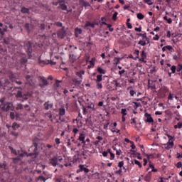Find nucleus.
<instances>
[{
    "instance_id": "c85d7f7f",
    "label": "nucleus",
    "mask_w": 182,
    "mask_h": 182,
    "mask_svg": "<svg viewBox=\"0 0 182 182\" xmlns=\"http://www.w3.org/2000/svg\"><path fill=\"white\" fill-rule=\"evenodd\" d=\"M136 17L140 20L144 19V15H143L141 13L137 14Z\"/></svg>"
},
{
    "instance_id": "473e14b6",
    "label": "nucleus",
    "mask_w": 182,
    "mask_h": 182,
    "mask_svg": "<svg viewBox=\"0 0 182 182\" xmlns=\"http://www.w3.org/2000/svg\"><path fill=\"white\" fill-rule=\"evenodd\" d=\"M113 82L115 83V87H122L120 82H118L117 80H114Z\"/></svg>"
},
{
    "instance_id": "8fccbe9b",
    "label": "nucleus",
    "mask_w": 182,
    "mask_h": 182,
    "mask_svg": "<svg viewBox=\"0 0 182 182\" xmlns=\"http://www.w3.org/2000/svg\"><path fill=\"white\" fill-rule=\"evenodd\" d=\"M51 65L52 66H53V65H56V62H54V61H53V60H50V61H48L47 63H46V65Z\"/></svg>"
},
{
    "instance_id": "f03ea898",
    "label": "nucleus",
    "mask_w": 182,
    "mask_h": 182,
    "mask_svg": "<svg viewBox=\"0 0 182 182\" xmlns=\"http://www.w3.org/2000/svg\"><path fill=\"white\" fill-rule=\"evenodd\" d=\"M38 81L40 82L38 86L41 88L45 87V86L49 85V82H48V80H46V78H45V77L43 76H39Z\"/></svg>"
},
{
    "instance_id": "a878e982",
    "label": "nucleus",
    "mask_w": 182,
    "mask_h": 182,
    "mask_svg": "<svg viewBox=\"0 0 182 182\" xmlns=\"http://www.w3.org/2000/svg\"><path fill=\"white\" fill-rule=\"evenodd\" d=\"M60 6L62 11H66L68 9V6H66V4H60Z\"/></svg>"
},
{
    "instance_id": "864d4df0",
    "label": "nucleus",
    "mask_w": 182,
    "mask_h": 182,
    "mask_svg": "<svg viewBox=\"0 0 182 182\" xmlns=\"http://www.w3.org/2000/svg\"><path fill=\"white\" fill-rule=\"evenodd\" d=\"M124 164V162L123 161H122L119 162L118 167L122 168V167H123Z\"/></svg>"
},
{
    "instance_id": "de8ad7c7",
    "label": "nucleus",
    "mask_w": 182,
    "mask_h": 182,
    "mask_svg": "<svg viewBox=\"0 0 182 182\" xmlns=\"http://www.w3.org/2000/svg\"><path fill=\"white\" fill-rule=\"evenodd\" d=\"M11 136H14V137H18V136H19V133L15 132H11Z\"/></svg>"
},
{
    "instance_id": "dca6fc26",
    "label": "nucleus",
    "mask_w": 182,
    "mask_h": 182,
    "mask_svg": "<svg viewBox=\"0 0 182 182\" xmlns=\"http://www.w3.org/2000/svg\"><path fill=\"white\" fill-rule=\"evenodd\" d=\"M11 127H12L13 130H16V129H19V127H21V125H19L16 122H14Z\"/></svg>"
},
{
    "instance_id": "20e7f679",
    "label": "nucleus",
    "mask_w": 182,
    "mask_h": 182,
    "mask_svg": "<svg viewBox=\"0 0 182 182\" xmlns=\"http://www.w3.org/2000/svg\"><path fill=\"white\" fill-rule=\"evenodd\" d=\"M26 52L28 53V56L32 58V43H31V41H28L26 46Z\"/></svg>"
},
{
    "instance_id": "0eeeda50",
    "label": "nucleus",
    "mask_w": 182,
    "mask_h": 182,
    "mask_svg": "<svg viewBox=\"0 0 182 182\" xmlns=\"http://www.w3.org/2000/svg\"><path fill=\"white\" fill-rule=\"evenodd\" d=\"M32 57H29V55L23 57L20 59V63L22 65V66H26V63L29 62V59H31Z\"/></svg>"
},
{
    "instance_id": "69168bd1",
    "label": "nucleus",
    "mask_w": 182,
    "mask_h": 182,
    "mask_svg": "<svg viewBox=\"0 0 182 182\" xmlns=\"http://www.w3.org/2000/svg\"><path fill=\"white\" fill-rule=\"evenodd\" d=\"M97 87L98 89H102V87H103V86L102 85V83H97Z\"/></svg>"
},
{
    "instance_id": "e2e57ef3",
    "label": "nucleus",
    "mask_w": 182,
    "mask_h": 182,
    "mask_svg": "<svg viewBox=\"0 0 182 182\" xmlns=\"http://www.w3.org/2000/svg\"><path fill=\"white\" fill-rule=\"evenodd\" d=\"M142 39H146V41H147V39H149V38H147L146 33L142 34Z\"/></svg>"
},
{
    "instance_id": "ea45409f",
    "label": "nucleus",
    "mask_w": 182,
    "mask_h": 182,
    "mask_svg": "<svg viewBox=\"0 0 182 182\" xmlns=\"http://www.w3.org/2000/svg\"><path fill=\"white\" fill-rule=\"evenodd\" d=\"M95 60H96V58H92L91 60H90V65H91V66H95Z\"/></svg>"
},
{
    "instance_id": "3c124183",
    "label": "nucleus",
    "mask_w": 182,
    "mask_h": 182,
    "mask_svg": "<svg viewBox=\"0 0 182 182\" xmlns=\"http://www.w3.org/2000/svg\"><path fill=\"white\" fill-rule=\"evenodd\" d=\"M10 118L11 120H14L15 119V112H10Z\"/></svg>"
},
{
    "instance_id": "4be33fe9",
    "label": "nucleus",
    "mask_w": 182,
    "mask_h": 182,
    "mask_svg": "<svg viewBox=\"0 0 182 182\" xmlns=\"http://www.w3.org/2000/svg\"><path fill=\"white\" fill-rule=\"evenodd\" d=\"M97 72H99V73H101L102 75L106 74V70L102 69V68H100V67L97 68Z\"/></svg>"
},
{
    "instance_id": "13d9d810",
    "label": "nucleus",
    "mask_w": 182,
    "mask_h": 182,
    "mask_svg": "<svg viewBox=\"0 0 182 182\" xmlns=\"http://www.w3.org/2000/svg\"><path fill=\"white\" fill-rule=\"evenodd\" d=\"M102 25H106L107 26V28H109H109H112V24H109L106 22H102Z\"/></svg>"
},
{
    "instance_id": "b1692460",
    "label": "nucleus",
    "mask_w": 182,
    "mask_h": 182,
    "mask_svg": "<svg viewBox=\"0 0 182 182\" xmlns=\"http://www.w3.org/2000/svg\"><path fill=\"white\" fill-rule=\"evenodd\" d=\"M26 79L28 81L26 84L29 85L30 86H32V82H31V81H29V80L31 79V75H26Z\"/></svg>"
},
{
    "instance_id": "2eb2a0df",
    "label": "nucleus",
    "mask_w": 182,
    "mask_h": 182,
    "mask_svg": "<svg viewBox=\"0 0 182 182\" xmlns=\"http://www.w3.org/2000/svg\"><path fill=\"white\" fill-rule=\"evenodd\" d=\"M46 110H49V107H53V104H49V101L44 103Z\"/></svg>"
},
{
    "instance_id": "4468645a",
    "label": "nucleus",
    "mask_w": 182,
    "mask_h": 182,
    "mask_svg": "<svg viewBox=\"0 0 182 182\" xmlns=\"http://www.w3.org/2000/svg\"><path fill=\"white\" fill-rule=\"evenodd\" d=\"M85 122L88 127H93V122H92V119H90V118H87L85 119Z\"/></svg>"
},
{
    "instance_id": "09e8293b",
    "label": "nucleus",
    "mask_w": 182,
    "mask_h": 182,
    "mask_svg": "<svg viewBox=\"0 0 182 182\" xmlns=\"http://www.w3.org/2000/svg\"><path fill=\"white\" fill-rule=\"evenodd\" d=\"M21 161V157H19L18 156L13 159L14 163H16V161Z\"/></svg>"
},
{
    "instance_id": "f8f14e48",
    "label": "nucleus",
    "mask_w": 182,
    "mask_h": 182,
    "mask_svg": "<svg viewBox=\"0 0 182 182\" xmlns=\"http://www.w3.org/2000/svg\"><path fill=\"white\" fill-rule=\"evenodd\" d=\"M173 145L174 142L171 139H169L168 142L166 144V149H167V150H169V149H171Z\"/></svg>"
},
{
    "instance_id": "58836bf2",
    "label": "nucleus",
    "mask_w": 182,
    "mask_h": 182,
    "mask_svg": "<svg viewBox=\"0 0 182 182\" xmlns=\"http://www.w3.org/2000/svg\"><path fill=\"white\" fill-rule=\"evenodd\" d=\"M114 61V65H119V63H120V58H115Z\"/></svg>"
},
{
    "instance_id": "412c9836",
    "label": "nucleus",
    "mask_w": 182,
    "mask_h": 182,
    "mask_svg": "<svg viewBox=\"0 0 182 182\" xmlns=\"http://www.w3.org/2000/svg\"><path fill=\"white\" fill-rule=\"evenodd\" d=\"M9 147L13 154H15L16 156H18V154H19V151H18V152H17L16 150H15L14 148H12V146H9Z\"/></svg>"
},
{
    "instance_id": "4c0bfd02",
    "label": "nucleus",
    "mask_w": 182,
    "mask_h": 182,
    "mask_svg": "<svg viewBox=\"0 0 182 182\" xmlns=\"http://www.w3.org/2000/svg\"><path fill=\"white\" fill-rule=\"evenodd\" d=\"M108 151L111 156L110 160H114V154H113L112 151H110V149H108Z\"/></svg>"
},
{
    "instance_id": "052dcab7",
    "label": "nucleus",
    "mask_w": 182,
    "mask_h": 182,
    "mask_svg": "<svg viewBox=\"0 0 182 182\" xmlns=\"http://www.w3.org/2000/svg\"><path fill=\"white\" fill-rule=\"evenodd\" d=\"M85 166L84 165H82V164H80V165H79V168H80V170H81V171H82L83 170H85Z\"/></svg>"
},
{
    "instance_id": "4d7b16f0",
    "label": "nucleus",
    "mask_w": 182,
    "mask_h": 182,
    "mask_svg": "<svg viewBox=\"0 0 182 182\" xmlns=\"http://www.w3.org/2000/svg\"><path fill=\"white\" fill-rule=\"evenodd\" d=\"M181 70H182V65L178 64L177 68V72H180Z\"/></svg>"
},
{
    "instance_id": "1a4fd4ad",
    "label": "nucleus",
    "mask_w": 182,
    "mask_h": 182,
    "mask_svg": "<svg viewBox=\"0 0 182 182\" xmlns=\"http://www.w3.org/2000/svg\"><path fill=\"white\" fill-rule=\"evenodd\" d=\"M50 164L53 166V167H56L58 166V157L54 156L53 159H50Z\"/></svg>"
},
{
    "instance_id": "9d476101",
    "label": "nucleus",
    "mask_w": 182,
    "mask_h": 182,
    "mask_svg": "<svg viewBox=\"0 0 182 182\" xmlns=\"http://www.w3.org/2000/svg\"><path fill=\"white\" fill-rule=\"evenodd\" d=\"M161 92H163V94L161 95V97H166V95L164 93H167V92H168V90L167 89V87L162 86L161 88Z\"/></svg>"
},
{
    "instance_id": "f257e3e1",
    "label": "nucleus",
    "mask_w": 182,
    "mask_h": 182,
    "mask_svg": "<svg viewBox=\"0 0 182 182\" xmlns=\"http://www.w3.org/2000/svg\"><path fill=\"white\" fill-rule=\"evenodd\" d=\"M39 144H41V139L38 137L34 138L33 139V146L35 147L33 149V153H35L36 156H34L33 159H36L38 156H39V151H38Z\"/></svg>"
},
{
    "instance_id": "bf43d9fd",
    "label": "nucleus",
    "mask_w": 182,
    "mask_h": 182,
    "mask_svg": "<svg viewBox=\"0 0 182 182\" xmlns=\"http://www.w3.org/2000/svg\"><path fill=\"white\" fill-rule=\"evenodd\" d=\"M38 180H42V181H46V178H45V177L43 176H39Z\"/></svg>"
},
{
    "instance_id": "9b49d317",
    "label": "nucleus",
    "mask_w": 182,
    "mask_h": 182,
    "mask_svg": "<svg viewBox=\"0 0 182 182\" xmlns=\"http://www.w3.org/2000/svg\"><path fill=\"white\" fill-rule=\"evenodd\" d=\"M80 5L83 8V6H90V4L85 0H80Z\"/></svg>"
},
{
    "instance_id": "a211bd4d",
    "label": "nucleus",
    "mask_w": 182,
    "mask_h": 182,
    "mask_svg": "<svg viewBox=\"0 0 182 182\" xmlns=\"http://www.w3.org/2000/svg\"><path fill=\"white\" fill-rule=\"evenodd\" d=\"M24 28L26 31L28 32V33H31V28H30V24L28 23H26L24 25Z\"/></svg>"
},
{
    "instance_id": "aec40b11",
    "label": "nucleus",
    "mask_w": 182,
    "mask_h": 182,
    "mask_svg": "<svg viewBox=\"0 0 182 182\" xmlns=\"http://www.w3.org/2000/svg\"><path fill=\"white\" fill-rule=\"evenodd\" d=\"M151 180V173L150 172L148 173V174L146 175L145 176V181H150Z\"/></svg>"
},
{
    "instance_id": "f3484780",
    "label": "nucleus",
    "mask_w": 182,
    "mask_h": 182,
    "mask_svg": "<svg viewBox=\"0 0 182 182\" xmlns=\"http://www.w3.org/2000/svg\"><path fill=\"white\" fill-rule=\"evenodd\" d=\"M70 60L72 63H75L76 62V56L73 54H70Z\"/></svg>"
},
{
    "instance_id": "cd10ccee",
    "label": "nucleus",
    "mask_w": 182,
    "mask_h": 182,
    "mask_svg": "<svg viewBox=\"0 0 182 182\" xmlns=\"http://www.w3.org/2000/svg\"><path fill=\"white\" fill-rule=\"evenodd\" d=\"M65 113H66L65 108L60 109V116H65Z\"/></svg>"
},
{
    "instance_id": "bb28decb",
    "label": "nucleus",
    "mask_w": 182,
    "mask_h": 182,
    "mask_svg": "<svg viewBox=\"0 0 182 182\" xmlns=\"http://www.w3.org/2000/svg\"><path fill=\"white\" fill-rule=\"evenodd\" d=\"M22 109H23V105L18 104L16 110H22Z\"/></svg>"
},
{
    "instance_id": "39448f33",
    "label": "nucleus",
    "mask_w": 182,
    "mask_h": 182,
    "mask_svg": "<svg viewBox=\"0 0 182 182\" xmlns=\"http://www.w3.org/2000/svg\"><path fill=\"white\" fill-rule=\"evenodd\" d=\"M0 108L3 112H8L11 109V102H4L0 105Z\"/></svg>"
},
{
    "instance_id": "49530a36",
    "label": "nucleus",
    "mask_w": 182,
    "mask_h": 182,
    "mask_svg": "<svg viewBox=\"0 0 182 182\" xmlns=\"http://www.w3.org/2000/svg\"><path fill=\"white\" fill-rule=\"evenodd\" d=\"M176 69H177V67H176V65H172L171 68V70H172V73H176Z\"/></svg>"
},
{
    "instance_id": "6e6552de",
    "label": "nucleus",
    "mask_w": 182,
    "mask_h": 182,
    "mask_svg": "<svg viewBox=\"0 0 182 182\" xmlns=\"http://www.w3.org/2000/svg\"><path fill=\"white\" fill-rule=\"evenodd\" d=\"M144 116L146 118L145 119V122H146L148 123H154V119H153V117H151V114L146 112Z\"/></svg>"
},
{
    "instance_id": "c756f323",
    "label": "nucleus",
    "mask_w": 182,
    "mask_h": 182,
    "mask_svg": "<svg viewBox=\"0 0 182 182\" xmlns=\"http://www.w3.org/2000/svg\"><path fill=\"white\" fill-rule=\"evenodd\" d=\"M78 140H80V141H83V140H85V134H80Z\"/></svg>"
},
{
    "instance_id": "6e6d98bb",
    "label": "nucleus",
    "mask_w": 182,
    "mask_h": 182,
    "mask_svg": "<svg viewBox=\"0 0 182 182\" xmlns=\"http://www.w3.org/2000/svg\"><path fill=\"white\" fill-rule=\"evenodd\" d=\"M5 100H6V97H3L0 99V103L2 104V103H5Z\"/></svg>"
},
{
    "instance_id": "c9c22d12",
    "label": "nucleus",
    "mask_w": 182,
    "mask_h": 182,
    "mask_svg": "<svg viewBox=\"0 0 182 182\" xmlns=\"http://www.w3.org/2000/svg\"><path fill=\"white\" fill-rule=\"evenodd\" d=\"M164 19L165 21H167L168 23H172V22H173V20L171 18H167V16H165L164 17Z\"/></svg>"
},
{
    "instance_id": "37998d69",
    "label": "nucleus",
    "mask_w": 182,
    "mask_h": 182,
    "mask_svg": "<svg viewBox=\"0 0 182 182\" xmlns=\"http://www.w3.org/2000/svg\"><path fill=\"white\" fill-rule=\"evenodd\" d=\"M24 109L27 110V112H31V107H29V105L26 104L24 105Z\"/></svg>"
},
{
    "instance_id": "7ed1b4c3",
    "label": "nucleus",
    "mask_w": 182,
    "mask_h": 182,
    "mask_svg": "<svg viewBox=\"0 0 182 182\" xmlns=\"http://www.w3.org/2000/svg\"><path fill=\"white\" fill-rule=\"evenodd\" d=\"M58 38L60 39H65L66 38V31H65V27H62L57 33Z\"/></svg>"
},
{
    "instance_id": "0e129e2a",
    "label": "nucleus",
    "mask_w": 182,
    "mask_h": 182,
    "mask_svg": "<svg viewBox=\"0 0 182 182\" xmlns=\"http://www.w3.org/2000/svg\"><path fill=\"white\" fill-rule=\"evenodd\" d=\"M135 31L136 32H141V26H140L139 28L136 27Z\"/></svg>"
},
{
    "instance_id": "7c9ffc66",
    "label": "nucleus",
    "mask_w": 182,
    "mask_h": 182,
    "mask_svg": "<svg viewBox=\"0 0 182 182\" xmlns=\"http://www.w3.org/2000/svg\"><path fill=\"white\" fill-rule=\"evenodd\" d=\"M138 45H141V46H146V43L145 41L141 40L138 42Z\"/></svg>"
},
{
    "instance_id": "2f4dec72",
    "label": "nucleus",
    "mask_w": 182,
    "mask_h": 182,
    "mask_svg": "<svg viewBox=\"0 0 182 182\" xmlns=\"http://www.w3.org/2000/svg\"><path fill=\"white\" fill-rule=\"evenodd\" d=\"M134 164H136L137 166H139V168H141L142 166H141V163H140V161H137V159H134Z\"/></svg>"
},
{
    "instance_id": "c03bdc74",
    "label": "nucleus",
    "mask_w": 182,
    "mask_h": 182,
    "mask_svg": "<svg viewBox=\"0 0 182 182\" xmlns=\"http://www.w3.org/2000/svg\"><path fill=\"white\" fill-rule=\"evenodd\" d=\"M126 112H127V109H121V113H122V116H126L127 114V113H126Z\"/></svg>"
},
{
    "instance_id": "393cba45",
    "label": "nucleus",
    "mask_w": 182,
    "mask_h": 182,
    "mask_svg": "<svg viewBox=\"0 0 182 182\" xmlns=\"http://www.w3.org/2000/svg\"><path fill=\"white\" fill-rule=\"evenodd\" d=\"M21 11L22 14H28V12H29V9L26 7H23L21 8Z\"/></svg>"
},
{
    "instance_id": "ddd939ff",
    "label": "nucleus",
    "mask_w": 182,
    "mask_h": 182,
    "mask_svg": "<svg viewBox=\"0 0 182 182\" xmlns=\"http://www.w3.org/2000/svg\"><path fill=\"white\" fill-rule=\"evenodd\" d=\"M82 28H76L75 31V37L78 38L79 35H82Z\"/></svg>"
},
{
    "instance_id": "f704fd0d",
    "label": "nucleus",
    "mask_w": 182,
    "mask_h": 182,
    "mask_svg": "<svg viewBox=\"0 0 182 182\" xmlns=\"http://www.w3.org/2000/svg\"><path fill=\"white\" fill-rule=\"evenodd\" d=\"M102 76V75H98L97 76V82H102L103 80Z\"/></svg>"
},
{
    "instance_id": "5fc2aeb1",
    "label": "nucleus",
    "mask_w": 182,
    "mask_h": 182,
    "mask_svg": "<svg viewBox=\"0 0 182 182\" xmlns=\"http://www.w3.org/2000/svg\"><path fill=\"white\" fill-rule=\"evenodd\" d=\"M176 166L178 168H181V166H182V163H181V161L178 162V163L176 164Z\"/></svg>"
},
{
    "instance_id": "a18cd8bd",
    "label": "nucleus",
    "mask_w": 182,
    "mask_h": 182,
    "mask_svg": "<svg viewBox=\"0 0 182 182\" xmlns=\"http://www.w3.org/2000/svg\"><path fill=\"white\" fill-rule=\"evenodd\" d=\"M56 26H58V28H63V24L62 22H56L55 23Z\"/></svg>"
},
{
    "instance_id": "6ab92c4d",
    "label": "nucleus",
    "mask_w": 182,
    "mask_h": 182,
    "mask_svg": "<svg viewBox=\"0 0 182 182\" xmlns=\"http://www.w3.org/2000/svg\"><path fill=\"white\" fill-rule=\"evenodd\" d=\"M166 49L168 50H173V47L171 46H166L162 48L163 52H166Z\"/></svg>"
},
{
    "instance_id": "338daca9",
    "label": "nucleus",
    "mask_w": 182,
    "mask_h": 182,
    "mask_svg": "<svg viewBox=\"0 0 182 182\" xmlns=\"http://www.w3.org/2000/svg\"><path fill=\"white\" fill-rule=\"evenodd\" d=\"M21 98H23L22 100H21V102H26V100H28V97H26V96L23 97Z\"/></svg>"
},
{
    "instance_id": "72a5a7b5",
    "label": "nucleus",
    "mask_w": 182,
    "mask_h": 182,
    "mask_svg": "<svg viewBox=\"0 0 182 182\" xmlns=\"http://www.w3.org/2000/svg\"><path fill=\"white\" fill-rule=\"evenodd\" d=\"M117 15H119V13L115 11L112 16V20L116 21L117 19Z\"/></svg>"
},
{
    "instance_id": "79ce46f5",
    "label": "nucleus",
    "mask_w": 182,
    "mask_h": 182,
    "mask_svg": "<svg viewBox=\"0 0 182 182\" xmlns=\"http://www.w3.org/2000/svg\"><path fill=\"white\" fill-rule=\"evenodd\" d=\"M73 82L74 83H75L76 85H80V83H82V81L77 80H76V79H73Z\"/></svg>"
},
{
    "instance_id": "603ef678",
    "label": "nucleus",
    "mask_w": 182,
    "mask_h": 182,
    "mask_svg": "<svg viewBox=\"0 0 182 182\" xmlns=\"http://www.w3.org/2000/svg\"><path fill=\"white\" fill-rule=\"evenodd\" d=\"M38 63H43V65H46V62H45V60H43L41 59V58H38Z\"/></svg>"
},
{
    "instance_id": "a19ab883",
    "label": "nucleus",
    "mask_w": 182,
    "mask_h": 182,
    "mask_svg": "<svg viewBox=\"0 0 182 182\" xmlns=\"http://www.w3.org/2000/svg\"><path fill=\"white\" fill-rule=\"evenodd\" d=\"M145 4H148V5H153V0H144Z\"/></svg>"
},
{
    "instance_id": "e433bc0d",
    "label": "nucleus",
    "mask_w": 182,
    "mask_h": 182,
    "mask_svg": "<svg viewBox=\"0 0 182 182\" xmlns=\"http://www.w3.org/2000/svg\"><path fill=\"white\" fill-rule=\"evenodd\" d=\"M86 26H90L91 28H95V26H96V24L92 23H90V22H87V23H86Z\"/></svg>"
},
{
    "instance_id": "423d86ee",
    "label": "nucleus",
    "mask_w": 182,
    "mask_h": 182,
    "mask_svg": "<svg viewBox=\"0 0 182 182\" xmlns=\"http://www.w3.org/2000/svg\"><path fill=\"white\" fill-rule=\"evenodd\" d=\"M25 96L26 97H28V96H29V97H32V94L30 92L23 94L21 90H18L17 94L16 95V99H19V97H25Z\"/></svg>"
},
{
    "instance_id": "680f3d73",
    "label": "nucleus",
    "mask_w": 182,
    "mask_h": 182,
    "mask_svg": "<svg viewBox=\"0 0 182 182\" xmlns=\"http://www.w3.org/2000/svg\"><path fill=\"white\" fill-rule=\"evenodd\" d=\"M129 94L132 95V96H134V95H136V92L133 90H131L129 91Z\"/></svg>"
},
{
    "instance_id": "774afa93",
    "label": "nucleus",
    "mask_w": 182,
    "mask_h": 182,
    "mask_svg": "<svg viewBox=\"0 0 182 182\" xmlns=\"http://www.w3.org/2000/svg\"><path fill=\"white\" fill-rule=\"evenodd\" d=\"M141 58H146V53L144 52V50L141 52Z\"/></svg>"
},
{
    "instance_id": "5701e85b",
    "label": "nucleus",
    "mask_w": 182,
    "mask_h": 182,
    "mask_svg": "<svg viewBox=\"0 0 182 182\" xmlns=\"http://www.w3.org/2000/svg\"><path fill=\"white\" fill-rule=\"evenodd\" d=\"M46 26H45V23H41L40 26H38V28H40V31L41 32H43V31H45V29H46Z\"/></svg>"
}]
</instances>
